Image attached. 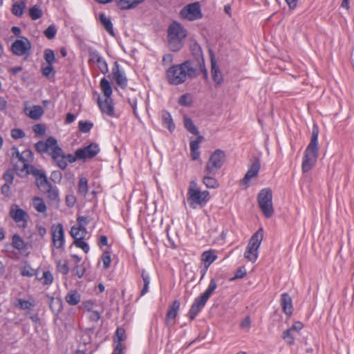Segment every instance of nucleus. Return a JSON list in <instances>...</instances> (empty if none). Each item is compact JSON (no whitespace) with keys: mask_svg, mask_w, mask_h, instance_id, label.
I'll use <instances>...</instances> for the list:
<instances>
[{"mask_svg":"<svg viewBox=\"0 0 354 354\" xmlns=\"http://www.w3.org/2000/svg\"><path fill=\"white\" fill-rule=\"evenodd\" d=\"M165 75L168 83L171 85H180L185 83L189 79H193L197 76V70L189 60L181 64H174L165 71Z\"/></svg>","mask_w":354,"mask_h":354,"instance_id":"f257e3e1","label":"nucleus"},{"mask_svg":"<svg viewBox=\"0 0 354 354\" xmlns=\"http://www.w3.org/2000/svg\"><path fill=\"white\" fill-rule=\"evenodd\" d=\"M318 158V131L313 130L310 142L307 146L303 157L301 169L304 173L309 171L315 165Z\"/></svg>","mask_w":354,"mask_h":354,"instance_id":"f03ea898","label":"nucleus"},{"mask_svg":"<svg viewBox=\"0 0 354 354\" xmlns=\"http://www.w3.org/2000/svg\"><path fill=\"white\" fill-rule=\"evenodd\" d=\"M187 37L186 29L178 22H172L167 30L168 46L173 52L179 51L183 46Z\"/></svg>","mask_w":354,"mask_h":354,"instance_id":"7ed1b4c3","label":"nucleus"},{"mask_svg":"<svg viewBox=\"0 0 354 354\" xmlns=\"http://www.w3.org/2000/svg\"><path fill=\"white\" fill-rule=\"evenodd\" d=\"M17 159L15 163V169L20 172V175L30 174V172L35 171V167L31 165L33 161L34 156L32 152L29 149H26L21 153L16 152V156L13 154L12 160L15 161Z\"/></svg>","mask_w":354,"mask_h":354,"instance_id":"20e7f679","label":"nucleus"},{"mask_svg":"<svg viewBox=\"0 0 354 354\" xmlns=\"http://www.w3.org/2000/svg\"><path fill=\"white\" fill-rule=\"evenodd\" d=\"M187 201L192 208L197 205L205 206L209 201V192L208 191H201L194 181L189 183L187 190Z\"/></svg>","mask_w":354,"mask_h":354,"instance_id":"39448f33","label":"nucleus"},{"mask_svg":"<svg viewBox=\"0 0 354 354\" xmlns=\"http://www.w3.org/2000/svg\"><path fill=\"white\" fill-rule=\"evenodd\" d=\"M263 237V231L262 228L259 229L250 238L247 245L244 257L249 261L255 262L259 257V248L261 245Z\"/></svg>","mask_w":354,"mask_h":354,"instance_id":"423d86ee","label":"nucleus"},{"mask_svg":"<svg viewBox=\"0 0 354 354\" xmlns=\"http://www.w3.org/2000/svg\"><path fill=\"white\" fill-rule=\"evenodd\" d=\"M259 208L266 218H270L274 214L272 193L270 189H261L257 197Z\"/></svg>","mask_w":354,"mask_h":354,"instance_id":"0eeeda50","label":"nucleus"},{"mask_svg":"<svg viewBox=\"0 0 354 354\" xmlns=\"http://www.w3.org/2000/svg\"><path fill=\"white\" fill-rule=\"evenodd\" d=\"M225 160V153L221 149H216L210 156L205 165V171L208 174H216L223 166Z\"/></svg>","mask_w":354,"mask_h":354,"instance_id":"6e6552de","label":"nucleus"},{"mask_svg":"<svg viewBox=\"0 0 354 354\" xmlns=\"http://www.w3.org/2000/svg\"><path fill=\"white\" fill-rule=\"evenodd\" d=\"M180 16L190 21L201 19L203 17V14L200 3L197 1L187 5L180 11Z\"/></svg>","mask_w":354,"mask_h":354,"instance_id":"1a4fd4ad","label":"nucleus"},{"mask_svg":"<svg viewBox=\"0 0 354 354\" xmlns=\"http://www.w3.org/2000/svg\"><path fill=\"white\" fill-rule=\"evenodd\" d=\"M31 47V43L29 39L25 37H21L12 44L10 50L17 56L28 57L30 55Z\"/></svg>","mask_w":354,"mask_h":354,"instance_id":"9d476101","label":"nucleus"},{"mask_svg":"<svg viewBox=\"0 0 354 354\" xmlns=\"http://www.w3.org/2000/svg\"><path fill=\"white\" fill-rule=\"evenodd\" d=\"M10 216L19 227L25 228L29 220L28 213L20 208L18 205L12 204L10 208Z\"/></svg>","mask_w":354,"mask_h":354,"instance_id":"9b49d317","label":"nucleus"},{"mask_svg":"<svg viewBox=\"0 0 354 354\" xmlns=\"http://www.w3.org/2000/svg\"><path fill=\"white\" fill-rule=\"evenodd\" d=\"M88 63L89 65L96 64L100 72L103 74H106L109 72L108 64L105 59L95 49H88Z\"/></svg>","mask_w":354,"mask_h":354,"instance_id":"f8f14e48","label":"nucleus"},{"mask_svg":"<svg viewBox=\"0 0 354 354\" xmlns=\"http://www.w3.org/2000/svg\"><path fill=\"white\" fill-rule=\"evenodd\" d=\"M51 234L53 245L57 249H64L65 238L62 224H53L51 227Z\"/></svg>","mask_w":354,"mask_h":354,"instance_id":"ddd939ff","label":"nucleus"},{"mask_svg":"<svg viewBox=\"0 0 354 354\" xmlns=\"http://www.w3.org/2000/svg\"><path fill=\"white\" fill-rule=\"evenodd\" d=\"M100 152V147L96 143H91L89 145L78 149L75 151V154L79 160L91 159L95 157Z\"/></svg>","mask_w":354,"mask_h":354,"instance_id":"4468645a","label":"nucleus"},{"mask_svg":"<svg viewBox=\"0 0 354 354\" xmlns=\"http://www.w3.org/2000/svg\"><path fill=\"white\" fill-rule=\"evenodd\" d=\"M260 168L261 164L259 160H254L249 167L244 177L241 180V184L244 185L245 189L250 186V180L252 178L257 177Z\"/></svg>","mask_w":354,"mask_h":354,"instance_id":"2eb2a0df","label":"nucleus"},{"mask_svg":"<svg viewBox=\"0 0 354 354\" xmlns=\"http://www.w3.org/2000/svg\"><path fill=\"white\" fill-rule=\"evenodd\" d=\"M23 105L24 113L32 120H39L44 113V109L39 105L30 106L28 101L24 102Z\"/></svg>","mask_w":354,"mask_h":354,"instance_id":"dca6fc26","label":"nucleus"},{"mask_svg":"<svg viewBox=\"0 0 354 354\" xmlns=\"http://www.w3.org/2000/svg\"><path fill=\"white\" fill-rule=\"evenodd\" d=\"M111 75L115 83L122 88L127 86L128 80L122 70L120 69L119 64L115 62L111 71Z\"/></svg>","mask_w":354,"mask_h":354,"instance_id":"f3484780","label":"nucleus"},{"mask_svg":"<svg viewBox=\"0 0 354 354\" xmlns=\"http://www.w3.org/2000/svg\"><path fill=\"white\" fill-rule=\"evenodd\" d=\"M207 301V300L203 298L201 295L195 298L188 312V316L190 320H194L196 318L198 313L205 307Z\"/></svg>","mask_w":354,"mask_h":354,"instance_id":"a211bd4d","label":"nucleus"},{"mask_svg":"<svg viewBox=\"0 0 354 354\" xmlns=\"http://www.w3.org/2000/svg\"><path fill=\"white\" fill-rule=\"evenodd\" d=\"M97 104L103 114L111 118L115 117L113 101L111 97H105L104 101L101 100L99 97Z\"/></svg>","mask_w":354,"mask_h":354,"instance_id":"6ab92c4d","label":"nucleus"},{"mask_svg":"<svg viewBox=\"0 0 354 354\" xmlns=\"http://www.w3.org/2000/svg\"><path fill=\"white\" fill-rule=\"evenodd\" d=\"M30 174H32L36 178V184L38 188L43 192L52 186L41 170L35 169V171L30 172Z\"/></svg>","mask_w":354,"mask_h":354,"instance_id":"aec40b11","label":"nucleus"},{"mask_svg":"<svg viewBox=\"0 0 354 354\" xmlns=\"http://www.w3.org/2000/svg\"><path fill=\"white\" fill-rule=\"evenodd\" d=\"M280 304L283 313L288 317L293 313L292 300L291 297L286 292L281 294Z\"/></svg>","mask_w":354,"mask_h":354,"instance_id":"412c9836","label":"nucleus"},{"mask_svg":"<svg viewBox=\"0 0 354 354\" xmlns=\"http://www.w3.org/2000/svg\"><path fill=\"white\" fill-rule=\"evenodd\" d=\"M180 302L178 300L174 301L169 306L167 310L165 323L167 326L171 324V321H174L178 315L180 309Z\"/></svg>","mask_w":354,"mask_h":354,"instance_id":"4be33fe9","label":"nucleus"},{"mask_svg":"<svg viewBox=\"0 0 354 354\" xmlns=\"http://www.w3.org/2000/svg\"><path fill=\"white\" fill-rule=\"evenodd\" d=\"M217 259V255L215 252L212 250L205 251L201 254V262L203 263L205 272L203 276L205 274V272L209 268V266Z\"/></svg>","mask_w":354,"mask_h":354,"instance_id":"5701e85b","label":"nucleus"},{"mask_svg":"<svg viewBox=\"0 0 354 354\" xmlns=\"http://www.w3.org/2000/svg\"><path fill=\"white\" fill-rule=\"evenodd\" d=\"M44 192L47 194V198L50 201V204L57 207L61 201L58 188L52 185Z\"/></svg>","mask_w":354,"mask_h":354,"instance_id":"b1692460","label":"nucleus"},{"mask_svg":"<svg viewBox=\"0 0 354 354\" xmlns=\"http://www.w3.org/2000/svg\"><path fill=\"white\" fill-rule=\"evenodd\" d=\"M145 0H116L117 6L121 10H131L136 8Z\"/></svg>","mask_w":354,"mask_h":354,"instance_id":"393cba45","label":"nucleus"},{"mask_svg":"<svg viewBox=\"0 0 354 354\" xmlns=\"http://www.w3.org/2000/svg\"><path fill=\"white\" fill-rule=\"evenodd\" d=\"M51 157L56 162L57 167L61 169H65L66 168L67 163L66 162L65 154L62 149H57V152L53 154Z\"/></svg>","mask_w":354,"mask_h":354,"instance_id":"a878e982","label":"nucleus"},{"mask_svg":"<svg viewBox=\"0 0 354 354\" xmlns=\"http://www.w3.org/2000/svg\"><path fill=\"white\" fill-rule=\"evenodd\" d=\"M202 138V136H198L196 140L190 142V153L193 160H196L200 157L199 145Z\"/></svg>","mask_w":354,"mask_h":354,"instance_id":"bb28decb","label":"nucleus"},{"mask_svg":"<svg viewBox=\"0 0 354 354\" xmlns=\"http://www.w3.org/2000/svg\"><path fill=\"white\" fill-rule=\"evenodd\" d=\"M70 234L75 240L84 239L87 234V230L84 226L74 225L71 227Z\"/></svg>","mask_w":354,"mask_h":354,"instance_id":"cd10ccee","label":"nucleus"},{"mask_svg":"<svg viewBox=\"0 0 354 354\" xmlns=\"http://www.w3.org/2000/svg\"><path fill=\"white\" fill-rule=\"evenodd\" d=\"M80 300L81 295L76 290H71L65 296V301L70 306L77 305Z\"/></svg>","mask_w":354,"mask_h":354,"instance_id":"c85d7f7f","label":"nucleus"},{"mask_svg":"<svg viewBox=\"0 0 354 354\" xmlns=\"http://www.w3.org/2000/svg\"><path fill=\"white\" fill-rule=\"evenodd\" d=\"M99 20L101 24L103 26L104 29L109 32L111 35H114V30L113 27V24L108 17L106 16L104 13H101L99 15Z\"/></svg>","mask_w":354,"mask_h":354,"instance_id":"c756f323","label":"nucleus"},{"mask_svg":"<svg viewBox=\"0 0 354 354\" xmlns=\"http://www.w3.org/2000/svg\"><path fill=\"white\" fill-rule=\"evenodd\" d=\"M162 125L167 128L170 132H172L175 129V125L173 122L171 114L166 111L162 113Z\"/></svg>","mask_w":354,"mask_h":354,"instance_id":"7c9ffc66","label":"nucleus"},{"mask_svg":"<svg viewBox=\"0 0 354 354\" xmlns=\"http://www.w3.org/2000/svg\"><path fill=\"white\" fill-rule=\"evenodd\" d=\"M212 76L213 80L216 83L217 85L221 84L223 82V76L220 71L219 67L215 62L212 60Z\"/></svg>","mask_w":354,"mask_h":354,"instance_id":"2f4dec72","label":"nucleus"},{"mask_svg":"<svg viewBox=\"0 0 354 354\" xmlns=\"http://www.w3.org/2000/svg\"><path fill=\"white\" fill-rule=\"evenodd\" d=\"M32 205L37 212L46 214L47 207L44 201L41 198L38 196L34 197L32 198Z\"/></svg>","mask_w":354,"mask_h":354,"instance_id":"473e14b6","label":"nucleus"},{"mask_svg":"<svg viewBox=\"0 0 354 354\" xmlns=\"http://www.w3.org/2000/svg\"><path fill=\"white\" fill-rule=\"evenodd\" d=\"M100 86L105 97H111L113 89L110 82L105 77L100 80Z\"/></svg>","mask_w":354,"mask_h":354,"instance_id":"72a5a7b5","label":"nucleus"},{"mask_svg":"<svg viewBox=\"0 0 354 354\" xmlns=\"http://www.w3.org/2000/svg\"><path fill=\"white\" fill-rule=\"evenodd\" d=\"M88 192V180L86 177H81L78 182L77 192L78 194L85 197Z\"/></svg>","mask_w":354,"mask_h":354,"instance_id":"f704fd0d","label":"nucleus"},{"mask_svg":"<svg viewBox=\"0 0 354 354\" xmlns=\"http://www.w3.org/2000/svg\"><path fill=\"white\" fill-rule=\"evenodd\" d=\"M28 14L32 20L36 21L43 16V10L39 5H35L29 8Z\"/></svg>","mask_w":354,"mask_h":354,"instance_id":"c9c22d12","label":"nucleus"},{"mask_svg":"<svg viewBox=\"0 0 354 354\" xmlns=\"http://www.w3.org/2000/svg\"><path fill=\"white\" fill-rule=\"evenodd\" d=\"M43 285L50 286L54 281V277L50 270H45L42 273V276L37 278Z\"/></svg>","mask_w":354,"mask_h":354,"instance_id":"e433bc0d","label":"nucleus"},{"mask_svg":"<svg viewBox=\"0 0 354 354\" xmlns=\"http://www.w3.org/2000/svg\"><path fill=\"white\" fill-rule=\"evenodd\" d=\"M46 148H47V150H48V152L52 156L53 154H54L55 152H57V149H61L58 145H57V140L54 138H48L46 142H44Z\"/></svg>","mask_w":354,"mask_h":354,"instance_id":"4c0bfd02","label":"nucleus"},{"mask_svg":"<svg viewBox=\"0 0 354 354\" xmlns=\"http://www.w3.org/2000/svg\"><path fill=\"white\" fill-rule=\"evenodd\" d=\"M217 288V282L214 279H211L209 281V283L208 284V286L207 289L205 290V292L201 295L203 298L207 299H209V297L212 296L213 292L215 291V290Z\"/></svg>","mask_w":354,"mask_h":354,"instance_id":"58836bf2","label":"nucleus"},{"mask_svg":"<svg viewBox=\"0 0 354 354\" xmlns=\"http://www.w3.org/2000/svg\"><path fill=\"white\" fill-rule=\"evenodd\" d=\"M55 263L57 270L59 272L64 275L68 274L70 268L67 260H57Z\"/></svg>","mask_w":354,"mask_h":354,"instance_id":"ea45409f","label":"nucleus"},{"mask_svg":"<svg viewBox=\"0 0 354 354\" xmlns=\"http://www.w3.org/2000/svg\"><path fill=\"white\" fill-rule=\"evenodd\" d=\"M295 334L288 329L284 330L281 335L283 340L289 346L295 344Z\"/></svg>","mask_w":354,"mask_h":354,"instance_id":"a19ab883","label":"nucleus"},{"mask_svg":"<svg viewBox=\"0 0 354 354\" xmlns=\"http://www.w3.org/2000/svg\"><path fill=\"white\" fill-rule=\"evenodd\" d=\"M184 125L186 129L190 132L191 133L198 136L199 132L198 131V129L194 125L193 121L189 118L188 117L185 116L184 117Z\"/></svg>","mask_w":354,"mask_h":354,"instance_id":"79ce46f5","label":"nucleus"},{"mask_svg":"<svg viewBox=\"0 0 354 354\" xmlns=\"http://www.w3.org/2000/svg\"><path fill=\"white\" fill-rule=\"evenodd\" d=\"M25 8L26 3L24 2L15 3L12 5L11 11L15 16L19 17L22 16Z\"/></svg>","mask_w":354,"mask_h":354,"instance_id":"37998d69","label":"nucleus"},{"mask_svg":"<svg viewBox=\"0 0 354 354\" xmlns=\"http://www.w3.org/2000/svg\"><path fill=\"white\" fill-rule=\"evenodd\" d=\"M203 182L204 185L209 189H216L218 187L219 183L216 178L209 176H205L203 178Z\"/></svg>","mask_w":354,"mask_h":354,"instance_id":"c03bdc74","label":"nucleus"},{"mask_svg":"<svg viewBox=\"0 0 354 354\" xmlns=\"http://www.w3.org/2000/svg\"><path fill=\"white\" fill-rule=\"evenodd\" d=\"M100 259L103 264V269L107 270L110 267L111 263V252L109 250L103 252Z\"/></svg>","mask_w":354,"mask_h":354,"instance_id":"a18cd8bd","label":"nucleus"},{"mask_svg":"<svg viewBox=\"0 0 354 354\" xmlns=\"http://www.w3.org/2000/svg\"><path fill=\"white\" fill-rule=\"evenodd\" d=\"M180 106H190L193 102L192 95L190 93H185L182 95L178 101Z\"/></svg>","mask_w":354,"mask_h":354,"instance_id":"49530a36","label":"nucleus"},{"mask_svg":"<svg viewBox=\"0 0 354 354\" xmlns=\"http://www.w3.org/2000/svg\"><path fill=\"white\" fill-rule=\"evenodd\" d=\"M12 245L13 248L19 250L24 249L26 246L24 240L18 234H14L12 236Z\"/></svg>","mask_w":354,"mask_h":354,"instance_id":"de8ad7c7","label":"nucleus"},{"mask_svg":"<svg viewBox=\"0 0 354 354\" xmlns=\"http://www.w3.org/2000/svg\"><path fill=\"white\" fill-rule=\"evenodd\" d=\"M127 338L125 330L122 328H118L115 333L114 342H124Z\"/></svg>","mask_w":354,"mask_h":354,"instance_id":"09e8293b","label":"nucleus"},{"mask_svg":"<svg viewBox=\"0 0 354 354\" xmlns=\"http://www.w3.org/2000/svg\"><path fill=\"white\" fill-rule=\"evenodd\" d=\"M44 59L48 64H53L55 62V55L53 50L46 49L44 50Z\"/></svg>","mask_w":354,"mask_h":354,"instance_id":"8fccbe9b","label":"nucleus"},{"mask_svg":"<svg viewBox=\"0 0 354 354\" xmlns=\"http://www.w3.org/2000/svg\"><path fill=\"white\" fill-rule=\"evenodd\" d=\"M18 306L22 310H31L35 306V304L34 301L19 299Z\"/></svg>","mask_w":354,"mask_h":354,"instance_id":"3c124183","label":"nucleus"},{"mask_svg":"<svg viewBox=\"0 0 354 354\" xmlns=\"http://www.w3.org/2000/svg\"><path fill=\"white\" fill-rule=\"evenodd\" d=\"M21 274L24 277H33L36 274V271L30 266H24L21 270Z\"/></svg>","mask_w":354,"mask_h":354,"instance_id":"603ef678","label":"nucleus"},{"mask_svg":"<svg viewBox=\"0 0 354 354\" xmlns=\"http://www.w3.org/2000/svg\"><path fill=\"white\" fill-rule=\"evenodd\" d=\"M74 245L79 248H81L85 253H88L90 250L88 244L84 241V239H78L74 241Z\"/></svg>","mask_w":354,"mask_h":354,"instance_id":"864d4df0","label":"nucleus"},{"mask_svg":"<svg viewBox=\"0 0 354 354\" xmlns=\"http://www.w3.org/2000/svg\"><path fill=\"white\" fill-rule=\"evenodd\" d=\"M78 127L81 132L87 133L92 129L93 124L90 122L80 120Z\"/></svg>","mask_w":354,"mask_h":354,"instance_id":"5fc2aeb1","label":"nucleus"},{"mask_svg":"<svg viewBox=\"0 0 354 354\" xmlns=\"http://www.w3.org/2000/svg\"><path fill=\"white\" fill-rule=\"evenodd\" d=\"M41 73L44 76L48 78L50 76H54L55 71L53 64H48L46 66L41 68Z\"/></svg>","mask_w":354,"mask_h":354,"instance_id":"6e6d98bb","label":"nucleus"},{"mask_svg":"<svg viewBox=\"0 0 354 354\" xmlns=\"http://www.w3.org/2000/svg\"><path fill=\"white\" fill-rule=\"evenodd\" d=\"M10 134L11 137L15 140L20 139L25 137L24 131L21 129L17 128L12 129Z\"/></svg>","mask_w":354,"mask_h":354,"instance_id":"4d7b16f0","label":"nucleus"},{"mask_svg":"<svg viewBox=\"0 0 354 354\" xmlns=\"http://www.w3.org/2000/svg\"><path fill=\"white\" fill-rule=\"evenodd\" d=\"M304 326V325L301 322L297 321L294 322L292 326L288 329L292 330L296 335L301 331Z\"/></svg>","mask_w":354,"mask_h":354,"instance_id":"13d9d810","label":"nucleus"},{"mask_svg":"<svg viewBox=\"0 0 354 354\" xmlns=\"http://www.w3.org/2000/svg\"><path fill=\"white\" fill-rule=\"evenodd\" d=\"M56 32H57V30H56L55 27L54 26L51 25V26H49L46 28V30H45L44 35L48 39H53L55 36Z\"/></svg>","mask_w":354,"mask_h":354,"instance_id":"bf43d9fd","label":"nucleus"},{"mask_svg":"<svg viewBox=\"0 0 354 354\" xmlns=\"http://www.w3.org/2000/svg\"><path fill=\"white\" fill-rule=\"evenodd\" d=\"M126 349V346L124 343L118 342L115 347L113 353L111 354H124V350Z\"/></svg>","mask_w":354,"mask_h":354,"instance_id":"052dcab7","label":"nucleus"},{"mask_svg":"<svg viewBox=\"0 0 354 354\" xmlns=\"http://www.w3.org/2000/svg\"><path fill=\"white\" fill-rule=\"evenodd\" d=\"M74 274L78 278H82L85 272V268L82 265H77L73 270Z\"/></svg>","mask_w":354,"mask_h":354,"instance_id":"680f3d73","label":"nucleus"},{"mask_svg":"<svg viewBox=\"0 0 354 354\" xmlns=\"http://www.w3.org/2000/svg\"><path fill=\"white\" fill-rule=\"evenodd\" d=\"M65 202L68 207H73L76 203V198L73 194H68L66 196Z\"/></svg>","mask_w":354,"mask_h":354,"instance_id":"e2e57ef3","label":"nucleus"},{"mask_svg":"<svg viewBox=\"0 0 354 354\" xmlns=\"http://www.w3.org/2000/svg\"><path fill=\"white\" fill-rule=\"evenodd\" d=\"M3 179L6 183L12 184L14 179V171L11 169L6 171L3 174Z\"/></svg>","mask_w":354,"mask_h":354,"instance_id":"0e129e2a","label":"nucleus"},{"mask_svg":"<svg viewBox=\"0 0 354 354\" xmlns=\"http://www.w3.org/2000/svg\"><path fill=\"white\" fill-rule=\"evenodd\" d=\"M33 131L38 135L44 134L46 132V127L44 124H35L32 127Z\"/></svg>","mask_w":354,"mask_h":354,"instance_id":"69168bd1","label":"nucleus"},{"mask_svg":"<svg viewBox=\"0 0 354 354\" xmlns=\"http://www.w3.org/2000/svg\"><path fill=\"white\" fill-rule=\"evenodd\" d=\"M62 178V175L60 171H55L51 173L50 179L53 182H55L56 183H60Z\"/></svg>","mask_w":354,"mask_h":354,"instance_id":"338daca9","label":"nucleus"},{"mask_svg":"<svg viewBox=\"0 0 354 354\" xmlns=\"http://www.w3.org/2000/svg\"><path fill=\"white\" fill-rule=\"evenodd\" d=\"M251 321L249 316L245 317L240 324V328L248 330L250 328Z\"/></svg>","mask_w":354,"mask_h":354,"instance_id":"774afa93","label":"nucleus"}]
</instances>
